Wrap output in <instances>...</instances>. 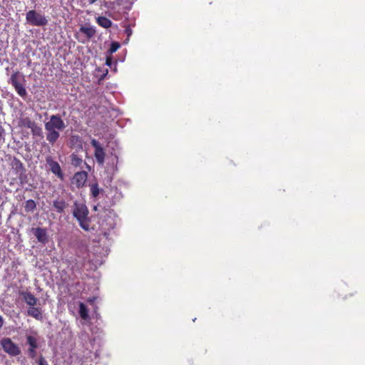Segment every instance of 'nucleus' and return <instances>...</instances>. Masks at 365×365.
I'll return each instance as SVG.
<instances>
[{
    "mask_svg": "<svg viewBox=\"0 0 365 365\" xmlns=\"http://www.w3.org/2000/svg\"><path fill=\"white\" fill-rule=\"evenodd\" d=\"M27 314L38 321L43 319V311L41 307H29L27 310Z\"/></svg>",
    "mask_w": 365,
    "mask_h": 365,
    "instance_id": "obj_10",
    "label": "nucleus"
},
{
    "mask_svg": "<svg viewBox=\"0 0 365 365\" xmlns=\"http://www.w3.org/2000/svg\"><path fill=\"white\" fill-rule=\"evenodd\" d=\"M91 192L93 197H96L99 195V188L97 184L92 185L91 187Z\"/></svg>",
    "mask_w": 365,
    "mask_h": 365,
    "instance_id": "obj_23",
    "label": "nucleus"
},
{
    "mask_svg": "<svg viewBox=\"0 0 365 365\" xmlns=\"http://www.w3.org/2000/svg\"><path fill=\"white\" fill-rule=\"evenodd\" d=\"M108 73V70L106 71V73L102 76L101 77V79H103L104 78V76Z\"/></svg>",
    "mask_w": 365,
    "mask_h": 365,
    "instance_id": "obj_30",
    "label": "nucleus"
},
{
    "mask_svg": "<svg viewBox=\"0 0 365 365\" xmlns=\"http://www.w3.org/2000/svg\"><path fill=\"white\" fill-rule=\"evenodd\" d=\"M26 19L29 24L36 26H44L48 24L46 17L35 10L28 11L26 14Z\"/></svg>",
    "mask_w": 365,
    "mask_h": 365,
    "instance_id": "obj_4",
    "label": "nucleus"
},
{
    "mask_svg": "<svg viewBox=\"0 0 365 365\" xmlns=\"http://www.w3.org/2000/svg\"><path fill=\"white\" fill-rule=\"evenodd\" d=\"M88 213V209L86 205L78 202L73 203V217L78 221L80 227L86 231H88L90 229Z\"/></svg>",
    "mask_w": 365,
    "mask_h": 365,
    "instance_id": "obj_2",
    "label": "nucleus"
},
{
    "mask_svg": "<svg viewBox=\"0 0 365 365\" xmlns=\"http://www.w3.org/2000/svg\"><path fill=\"white\" fill-rule=\"evenodd\" d=\"M106 65L110 66H111V63H112V58L110 56H107L106 57Z\"/></svg>",
    "mask_w": 365,
    "mask_h": 365,
    "instance_id": "obj_26",
    "label": "nucleus"
},
{
    "mask_svg": "<svg viewBox=\"0 0 365 365\" xmlns=\"http://www.w3.org/2000/svg\"><path fill=\"white\" fill-rule=\"evenodd\" d=\"M4 325V319L3 317L0 315V329L3 327Z\"/></svg>",
    "mask_w": 365,
    "mask_h": 365,
    "instance_id": "obj_27",
    "label": "nucleus"
},
{
    "mask_svg": "<svg viewBox=\"0 0 365 365\" xmlns=\"http://www.w3.org/2000/svg\"><path fill=\"white\" fill-rule=\"evenodd\" d=\"M88 174L85 171L76 173L73 178V183L78 187H83L87 180Z\"/></svg>",
    "mask_w": 365,
    "mask_h": 365,
    "instance_id": "obj_9",
    "label": "nucleus"
},
{
    "mask_svg": "<svg viewBox=\"0 0 365 365\" xmlns=\"http://www.w3.org/2000/svg\"><path fill=\"white\" fill-rule=\"evenodd\" d=\"M82 163V159L78 158L76 155H71V164L76 167L80 166Z\"/></svg>",
    "mask_w": 365,
    "mask_h": 365,
    "instance_id": "obj_20",
    "label": "nucleus"
},
{
    "mask_svg": "<svg viewBox=\"0 0 365 365\" xmlns=\"http://www.w3.org/2000/svg\"><path fill=\"white\" fill-rule=\"evenodd\" d=\"M94 299H95L94 298L93 299H89L88 300V302L91 303V302H93L94 301Z\"/></svg>",
    "mask_w": 365,
    "mask_h": 365,
    "instance_id": "obj_29",
    "label": "nucleus"
},
{
    "mask_svg": "<svg viewBox=\"0 0 365 365\" xmlns=\"http://www.w3.org/2000/svg\"><path fill=\"white\" fill-rule=\"evenodd\" d=\"M46 164L49 166L50 170L53 174L56 175L61 180H64V174L61 170L59 163L54 160L51 156L46 158Z\"/></svg>",
    "mask_w": 365,
    "mask_h": 365,
    "instance_id": "obj_6",
    "label": "nucleus"
},
{
    "mask_svg": "<svg viewBox=\"0 0 365 365\" xmlns=\"http://www.w3.org/2000/svg\"><path fill=\"white\" fill-rule=\"evenodd\" d=\"M20 295L23 297L25 302L29 307H33L37 304L38 299L30 292H21Z\"/></svg>",
    "mask_w": 365,
    "mask_h": 365,
    "instance_id": "obj_11",
    "label": "nucleus"
},
{
    "mask_svg": "<svg viewBox=\"0 0 365 365\" xmlns=\"http://www.w3.org/2000/svg\"><path fill=\"white\" fill-rule=\"evenodd\" d=\"M78 41H79L80 42H81V43H84V41H83V40H81V39H79V38H78Z\"/></svg>",
    "mask_w": 365,
    "mask_h": 365,
    "instance_id": "obj_31",
    "label": "nucleus"
},
{
    "mask_svg": "<svg viewBox=\"0 0 365 365\" xmlns=\"http://www.w3.org/2000/svg\"><path fill=\"white\" fill-rule=\"evenodd\" d=\"M36 122L34 120H31L30 118L26 117V118H20V120L19 121V125L21 127H24V128L30 129L32 127V125H34V124Z\"/></svg>",
    "mask_w": 365,
    "mask_h": 365,
    "instance_id": "obj_16",
    "label": "nucleus"
},
{
    "mask_svg": "<svg viewBox=\"0 0 365 365\" xmlns=\"http://www.w3.org/2000/svg\"><path fill=\"white\" fill-rule=\"evenodd\" d=\"M34 235L37 238L38 241L41 243H46L48 241V236L45 229L41 227H37L35 229Z\"/></svg>",
    "mask_w": 365,
    "mask_h": 365,
    "instance_id": "obj_13",
    "label": "nucleus"
},
{
    "mask_svg": "<svg viewBox=\"0 0 365 365\" xmlns=\"http://www.w3.org/2000/svg\"><path fill=\"white\" fill-rule=\"evenodd\" d=\"M79 31L83 34L88 40L93 38L96 34L95 27L91 25L81 26L79 29Z\"/></svg>",
    "mask_w": 365,
    "mask_h": 365,
    "instance_id": "obj_12",
    "label": "nucleus"
},
{
    "mask_svg": "<svg viewBox=\"0 0 365 365\" xmlns=\"http://www.w3.org/2000/svg\"><path fill=\"white\" fill-rule=\"evenodd\" d=\"M9 83L14 88L19 96L22 98L26 96L27 92L25 87V76L19 71H14L11 75Z\"/></svg>",
    "mask_w": 365,
    "mask_h": 365,
    "instance_id": "obj_3",
    "label": "nucleus"
},
{
    "mask_svg": "<svg viewBox=\"0 0 365 365\" xmlns=\"http://www.w3.org/2000/svg\"><path fill=\"white\" fill-rule=\"evenodd\" d=\"M120 45L118 42H112L109 48L108 52L110 53V54H112L115 53L120 48Z\"/></svg>",
    "mask_w": 365,
    "mask_h": 365,
    "instance_id": "obj_21",
    "label": "nucleus"
},
{
    "mask_svg": "<svg viewBox=\"0 0 365 365\" xmlns=\"http://www.w3.org/2000/svg\"><path fill=\"white\" fill-rule=\"evenodd\" d=\"M79 314L83 319H87L88 318V309L83 302L79 303Z\"/></svg>",
    "mask_w": 365,
    "mask_h": 365,
    "instance_id": "obj_18",
    "label": "nucleus"
},
{
    "mask_svg": "<svg viewBox=\"0 0 365 365\" xmlns=\"http://www.w3.org/2000/svg\"><path fill=\"white\" fill-rule=\"evenodd\" d=\"M13 167L16 170H23L24 169V165L21 162L20 160L14 158L13 161Z\"/></svg>",
    "mask_w": 365,
    "mask_h": 365,
    "instance_id": "obj_22",
    "label": "nucleus"
},
{
    "mask_svg": "<svg viewBox=\"0 0 365 365\" xmlns=\"http://www.w3.org/2000/svg\"><path fill=\"white\" fill-rule=\"evenodd\" d=\"M91 144L95 148L94 156L96 159L97 163L99 165H103L104 163L106 157V153L103 148L101 146L100 143L96 139H92L91 141Z\"/></svg>",
    "mask_w": 365,
    "mask_h": 365,
    "instance_id": "obj_7",
    "label": "nucleus"
},
{
    "mask_svg": "<svg viewBox=\"0 0 365 365\" xmlns=\"http://www.w3.org/2000/svg\"><path fill=\"white\" fill-rule=\"evenodd\" d=\"M66 127V125L60 115H52L50 120L45 123L46 140L48 143L53 145L60 137V131L64 130Z\"/></svg>",
    "mask_w": 365,
    "mask_h": 365,
    "instance_id": "obj_1",
    "label": "nucleus"
},
{
    "mask_svg": "<svg viewBox=\"0 0 365 365\" xmlns=\"http://www.w3.org/2000/svg\"><path fill=\"white\" fill-rule=\"evenodd\" d=\"M1 345L4 351L11 356H16L21 354V349L10 338H3Z\"/></svg>",
    "mask_w": 365,
    "mask_h": 365,
    "instance_id": "obj_5",
    "label": "nucleus"
},
{
    "mask_svg": "<svg viewBox=\"0 0 365 365\" xmlns=\"http://www.w3.org/2000/svg\"><path fill=\"white\" fill-rule=\"evenodd\" d=\"M37 363H38V365H48L47 361L46 360V359L42 355H41L38 357Z\"/></svg>",
    "mask_w": 365,
    "mask_h": 365,
    "instance_id": "obj_24",
    "label": "nucleus"
},
{
    "mask_svg": "<svg viewBox=\"0 0 365 365\" xmlns=\"http://www.w3.org/2000/svg\"><path fill=\"white\" fill-rule=\"evenodd\" d=\"M67 206L66 202L62 199L58 198L53 202V207L58 213L63 212Z\"/></svg>",
    "mask_w": 365,
    "mask_h": 365,
    "instance_id": "obj_14",
    "label": "nucleus"
},
{
    "mask_svg": "<svg viewBox=\"0 0 365 365\" xmlns=\"http://www.w3.org/2000/svg\"><path fill=\"white\" fill-rule=\"evenodd\" d=\"M30 129L34 136L42 137V128L38 125L36 123H35Z\"/></svg>",
    "mask_w": 365,
    "mask_h": 365,
    "instance_id": "obj_19",
    "label": "nucleus"
},
{
    "mask_svg": "<svg viewBox=\"0 0 365 365\" xmlns=\"http://www.w3.org/2000/svg\"><path fill=\"white\" fill-rule=\"evenodd\" d=\"M26 341L29 345V348L28 349V355L30 358L34 359L36 356V349L38 346L37 339L36 337L29 335L26 336Z\"/></svg>",
    "mask_w": 365,
    "mask_h": 365,
    "instance_id": "obj_8",
    "label": "nucleus"
},
{
    "mask_svg": "<svg viewBox=\"0 0 365 365\" xmlns=\"http://www.w3.org/2000/svg\"><path fill=\"white\" fill-rule=\"evenodd\" d=\"M36 208V202L34 200H28L25 202L24 210L26 212H33Z\"/></svg>",
    "mask_w": 365,
    "mask_h": 365,
    "instance_id": "obj_17",
    "label": "nucleus"
},
{
    "mask_svg": "<svg viewBox=\"0 0 365 365\" xmlns=\"http://www.w3.org/2000/svg\"><path fill=\"white\" fill-rule=\"evenodd\" d=\"M125 33L126 34L128 38L132 35V29L128 26L125 29Z\"/></svg>",
    "mask_w": 365,
    "mask_h": 365,
    "instance_id": "obj_25",
    "label": "nucleus"
},
{
    "mask_svg": "<svg viewBox=\"0 0 365 365\" xmlns=\"http://www.w3.org/2000/svg\"><path fill=\"white\" fill-rule=\"evenodd\" d=\"M90 4H94L97 0H88Z\"/></svg>",
    "mask_w": 365,
    "mask_h": 365,
    "instance_id": "obj_28",
    "label": "nucleus"
},
{
    "mask_svg": "<svg viewBox=\"0 0 365 365\" xmlns=\"http://www.w3.org/2000/svg\"><path fill=\"white\" fill-rule=\"evenodd\" d=\"M96 22L100 26L104 29H108L112 26V21L105 16H98L96 19Z\"/></svg>",
    "mask_w": 365,
    "mask_h": 365,
    "instance_id": "obj_15",
    "label": "nucleus"
}]
</instances>
